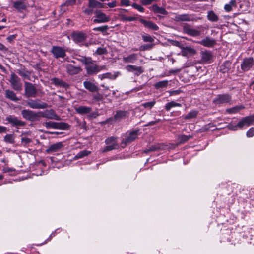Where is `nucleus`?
I'll return each instance as SVG.
<instances>
[{"instance_id": "1", "label": "nucleus", "mask_w": 254, "mask_h": 254, "mask_svg": "<svg viewBox=\"0 0 254 254\" xmlns=\"http://www.w3.org/2000/svg\"><path fill=\"white\" fill-rule=\"evenodd\" d=\"M12 88L17 91H20L22 89V83L20 79L14 73H12L8 80Z\"/></svg>"}, {"instance_id": "2", "label": "nucleus", "mask_w": 254, "mask_h": 254, "mask_svg": "<svg viewBox=\"0 0 254 254\" xmlns=\"http://www.w3.org/2000/svg\"><path fill=\"white\" fill-rule=\"evenodd\" d=\"M85 69L88 75H93L102 70L107 69V66L106 65L99 66L95 64L92 60L91 63L87 64L86 65Z\"/></svg>"}, {"instance_id": "3", "label": "nucleus", "mask_w": 254, "mask_h": 254, "mask_svg": "<svg viewBox=\"0 0 254 254\" xmlns=\"http://www.w3.org/2000/svg\"><path fill=\"white\" fill-rule=\"evenodd\" d=\"M43 125L47 128H53L59 129H67L68 128V125L65 123H56L54 122H47L43 123Z\"/></svg>"}, {"instance_id": "4", "label": "nucleus", "mask_w": 254, "mask_h": 254, "mask_svg": "<svg viewBox=\"0 0 254 254\" xmlns=\"http://www.w3.org/2000/svg\"><path fill=\"white\" fill-rule=\"evenodd\" d=\"M21 114L24 119L30 121L38 120L40 118L39 112L36 113L35 111L28 109L23 110L21 112Z\"/></svg>"}, {"instance_id": "5", "label": "nucleus", "mask_w": 254, "mask_h": 254, "mask_svg": "<svg viewBox=\"0 0 254 254\" xmlns=\"http://www.w3.org/2000/svg\"><path fill=\"white\" fill-rule=\"evenodd\" d=\"M95 17L93 22L95 23H102L109 22L110 20L109 16H107L101 10H96L94 12Z\"/></svg>"}, {"instance_id": "6", "label": "nucleus", "mask_w": 254, "mask_h": 254, "mask_svg": "<svg viewBox=\"0 0 254 254\" xmlns=\"http://www.w3.org/2000/svg\"><path fill=\"white\" fill-rule=\"evenodd\" d=\"M182 31L183 33L191 36L192 37H197L200 35V30L194 29L188 24H184L182 26Z\"/></svg>"}, {"instance_id": "7", "label": "nucleus", "mask_w": 254, "mask_h": 254, "mask_svg": "<svg viewBox=\"0 0 254 254\" xmlns=\"http://www.w3.org/2000/svg\"><path fill=\"white\" fill-rule=\"evenodd\" d=\"M27 105L32 109H43L47 107L48 105L46 103L41 102L39 99L32 100L30 99L27 101Z\"/></svg>"}, {"instance_id": "8", "label": "nucleus", "mask_w": 254, "mask_h": 254, "mask_svg": "<svg viewBox=\"0 0 254 254\" xmlns=\"http://www.w3.org/2000/svg\"><path fill=\"white\" fill-rule=\"evenodd\" d=\"M40 117L46 118L49 119L60 120L61 119L53 109L46 110L43 112H39Z\"/></svg>"}, {"instance_id": "9", "label": "nucleus", "mask_w": 254, "mask_h": 254, "mask_svg": "<svg viewBox=\"0 0 254 254\" xmlns=\"http://www.w3.org/2000/svg\"><path fill=\"white\" fill-rule=\"evenodd\" d=\"M6 121L14 127H22L25 125V123L19 120L13 115H9L6 118Z\"/></svg>"}, {"instance_id": "10", "label": "nucleus", "mask_w": 254, "mask_h": 254, "mask_svg": "<svg viewBox=\"0 0 254 254\" xmlns=\"http://www.w3.org/2000/svg\"><path fill=\"white\" fill-rule=\"evenodd\" d=\"M25 94L27 97H35L36 94V89L32 83L25 82Z\"/></svg>"}, {"instance_id": "11", "label": "nucleus", "mask_w": 254, "mask_h": 254, "mask_svg": "<svg viewBox=\"0 0 254 254\" xmlns=\"http://www.w3.org/2000/svg\"><path fill=\"white\" fill-rule=\"evenodd\" d=\"M173 20L176 22H190L194 20L192 15L189 14H182L176 15Z\"/></svg>"}, {"instance_id": "12", "label": "nucleus", "mask_w": 254, "mask_h": 254, "mask_svg": "<svg viewBox=\"0 0 254 254\" xmlns=\"http://www.w3.org/2000/svg\"><path fill=\"white\" fill-rule=\"evenodd\" d=\"M231 100V97L229 94L218 95L213 100V102L215 104H221L229 103Z\"/></svg>"}, {"instance_id": "13", "label": "nucleus", "mask_w": 254, "mask_h": 254, "mask_svg": "<svg viewBox=\"0 0 254 254\" xmlns=\"http://www.w3.org/2000/svg\"><path fill=\"white\" fill-rule=\"evenodd\" d=\"M71 38L75 42L79 43L84 41L87 38V35L83 32H73Z\"/></svg>"}, {"instance_id": "14", "label": "nucleus", "mask_w": 254, "mask_h": 254, "mask_svg": "<svg viewBox=\"0 0 254 254\" xmlns=\"http://www.w3.org/2000/svg\"><path fill=\"white\" fill-rule=\"evenodd\" d=\"M138 130H134L130 132L128 136L122 140L121 143L122 147H124L126 146L127 144L129 143L136 139L138 137Z\"/></svg>"}, {"instance_id": "15", "label": "nucleus", "mask_w": 254, "mask_h": 254, "mask_svg": "<svg viewBox=\"0 0 254 254\" xmlns=\"http://www.w3.org/2000/svg\"><path fill=\"white\" fill-rule=\"evenodd\" d=\"M55 58H64L66 56L65 50L59 46H53L51 51Z\"/></svg>"}, {"instance_id": "16", "label": "nucleus", "mask_w": 254, "mask_h": 254, "mask_svg": "<svg viewBox=\"0 0 254 254\" xmlns=\"http://www.w3.org/2000/svg\"><path fill=\"white\" fill-rule=\"evenodd\" d=\"M253 120L252 115L242 118L238 123L239 128L242 129L245 126H249L251 124H254Z\"/></svg>"}, {"instance_id": "17", "label": "nucleus", "mask_w": 254, "mask_h": 254, "mask_svg": "<svg viewBox=\"0 0 254 254\" xmlns=\"http://www.w3.org/2000/svg\"><path fill=\"white\" fill-rule=\"evenodd\" d=\"M126 70L128 72H133L134 75L139 76L144 72V70L141 66H137L134 65H128L126 67Z\"/></svg>"}, {"instance_id": "18", "label": "nucleus", "mask_w": 254, "mask_h": 254, "mask_svg": "<svg viewBox=\"0 0 254 254\" xmlns=\"http://www.w3.org/2000/svg\"><path fill=\"white\" fill-rule=\"evenodd\" d=\"M65 68L67 73L70 75L77 74L82 70L80 66H75L71 64L66 65Z\"/></svg>"}, {"instance_id": "19", "label": "nucleus", "mask_w": 254, "mask_h": 254, "mask_svg": "<svg viewBox=\"0 0 254 254\" xmlns=\"http://www.w3.org/2000/svg\"><path fill=\"white\" fill-rule=\"evenodd\" d=\"M254 65V60L252 58L245 59L241 64V68L244 71L249 70Z\"/></svg>"}, {"instance_id": "20", "label": "nucleus", "mask_w": 254, "mask_h": 254, "mask_svg": "<svg viewBox=\"0 0 254 254\" xmlns=\"http://www.w3.org/2000/svg\"><path fill=\"white\" fill-rule=\"evenodd\" d=\"M83 86L86 89L91 92H98L99 90L95 84L88 80L83 82Z\"/></svg>"}, {"instance_id": "21", "label": "nucleus", "mask_w": 254, "mask_h": 254, "mask_svg": "<svg viewBox=\"0 0 254 254\" xmlns=\"http://www.w3.org/2000/svg\"><path fill=\"white\" fill-rule=\"evenodd\" d=\"M196 42L206 47H212L216 43V41L214 39L208 37H206L201 41Z\"/></svg>"}, {"instance_id": "22", "label": "nucleus", "mask_w": 254, "mask_h": 254, "mask_svg": "<svg viewBox=\"0 0 254 254\" xmlns=\"http://www.w3.org/2000/svg\"><path fill=\"white\" fill-rule=\"evenodd\" d=\"M5 97L9 100L15 102L20 100V99L16 96L15 93L10 89L5 90Z\"/></svg>"}, {"instance_id": "23", "label": "nucleus", "mask_w": 254, "mask_h": 254, "mask_svg": "<svg viewBox=\"0 0 254 254\" xmlns=\"http://www.w3.org/2000/svg\"><path fill=\"white\" fill-rule=\"evenodd\" d=\"M139 21L144 25V26L148 28L153 30H158L159 29V27L156 24L151 21H147L143 19H140Z\"/></svg>"}, {"instance_id": "24", "label": "nucleus", "mask_w": 254, "mask_h": 254, "mask_svg": "<svg viewBox=\"0 0 254 254\" xmlns=\"http://www.w3.org/2000/svg\"><path fill=\"white\" fill-rule=\"evenodd\" d=\"M62 142H57L51 145L46 150V152L50 153L59 151L63 147Z\"/></svg>"}, {"instance_id": "25", "label": "nucleus", "mask_w": 254, "mask_h": 254, "mask_svg": "<svg viewBox=\"0 0 254 254\" xmlns=\"http://www.w3.org/2000/svg\"><path fill=\"white\" fill-rule=\"evenodd\" d=\"M138 59V55L133 53L127 57H124L123 61L125 63H134Z\"/></svg>"}, {"instance_id": "26", "label": "nucleus", "mask_w": 254, "mask_h": 254, "mask_svg": "<svg viewBox=\"0 0 254 254\" xmlns=\"http://www.w3.org/2000/svg\"><path fill=\"white\" fill-rule=\"evenodd\" d=\"M52 83L58 87H62L64 88L69 87V85L66 82L57 78L51 79Z\"/></svg>"}, {"instance_id": "27", "label": "nucleus", "mask_w": 254, "mask_h": 254, "mask_svg": "<svg viewBox=\"0 0 254 254\" xmlns=\"http://www.w3.org/2000/svg\"><path fill=\"white\" fill-rule=\"evenodd\" d=\"M75 111L79 114L83 115L90 113L92 108L87 106H79L75 108Z\"/></svg>"}, {"instance_id": "28", "label": "nucleus", "mask_w": 254, "mask_h": 254, "mask_svg": "<svg viewBox=\"0 0 254 254\" xmlns=\"http://www.w3.org/2000/svg\"><path fill=\"white\" fill-rule=\"evenodd\" d=\"M128 113L125 111H117L116 114L114 116V120L115 121H120L122 119H125Z\"/></svg>"}, {"instance_id": "29", "label": "nucleus", "mask_w": 254, "mask_h": 254, "mask_svg": "<svg viewBox=\"0 0 254 254\" xmlns=\"http://www.w3.org/2000/svg\"><path fill=\"white\" fill-rule=\"evenodd\" d=\"M151 9L153 12L156 13H159L165 15L168 14V12L164 8L159 7L157 4L153 5L151 7Z\"/></svg>"}, {"instance_id": "30", "label": "nucleus", "mask_w": 254, "mask_h": 254, "mask_svg": "<svg viewBox=\"0 0 254 254\" xmlns=\"http://www.w3.org/2000/svg\"><path fill=\"white\" fill-rule=\"evenodd\" d=\"M118 76V73H116L114 74H112L111 73H106L98 75V78L101 80H103L105 78H108L111 80L115 79Z\"/></svg>"}, {"instance_id": "31", "label": "nucleus", "mask_w": 254, "mask_h": 254, "mask_svg": "<svg viewBox=\"0 0 254 254\" xmlns=\"http://www.w3.org/2000/svg\"><path fill=\"white\" fill-rule=\"evenodd\" d=\"M88 7L90 8H104V4L95 0H90L88 2Z\"/></svg>"}, {"instance_id": "32", "label": "nucleus", "mask_w": 254, "mask_h": 254, "mask_svg": "<svg viewBox=\"0 0 254 254\" xmlns=\"http://www.w3.org/2000/svg\"><path fill=\"white\" fill-rule=\"evenodd\" d=\"M231 63L227 61L225 62L220 66V71L223 73L227 72L231 68Z\"/></svg>"}, {"instance_id": "33", "label": "nucleus", "mask_w": 254, "mask_h": 254, "mask_svg": "<svg viewBox=\"0 0 254 254\" xmlns=\"http://www.w3.org/2000/svg\"><path fill=\"white\" fill-rule=\"evenodd\" d=\"M201 60L204 62H208L211 60L212 57L210 52L204 51L201 52Z\"/></svg>"}, {"instance_id": "34", "label": "nucleus", "mask_w": 254, "mask_h": 254, "mask_svg": "<svg viewBox=\"0 0 254 254\" xmlns=\"http://www.w3.org/2000/svg\"><path fill=\"white\" fill-rule=\"evenodd\" d=\"M207 19L211 22H217L219 20V17L213 11H209L207 12Z\"/></svg>"}, {"instance_id": "35", "label": "nucleus", "mask_w": 254, "mask_h": 254, "mask_svg": "<svg viewBox=\"0 0 254 254\" xmlns=\"http://www.w3.org/2000/svg\"><path fill=\"white\" fill-rule=\"evenodd\" d=\"M3 141L9 144L15 143V136L13 134H7L3 137Z\"/></svg>"}, {"instance_id": "36", "label": "nucleus", "mask_w": 254, "mask_h": 254, "mask_svg": "<svg viewBox=\"0 0 254 254\" xmlns=\"http://www.w3.org/2000/svg\"><path fill=\"white\" fill-rule=\"evenodd\" d=\"M192 138V136L190 135H181L178 136V139L180 144H183Z\"/></svg>"}, {"instance_id": "37", "label": "nucleus", "mask_w": 254, "mask_h": 254, "mask_svg": "<svg viewBox=\"0 0 254 254\" xmlns=\"http://www.w3.org/2000/svg\"><path fill=\"white\" fill-rule=\"evenodd\" d=\"M244 108V107L243 105H239L227 109H226V112L229 114L236 113Z\"/></svg>"}, {"instance_id": "38", "label": "nucleus", "mask_w": 254, "mask_h": 254, "mask_svg": "<svg viewBox=\"0 0 254 254\" xmlns=\"http://www.w3.org/2000/svg\"><path fill=\"white\" fill-rule=\"evenodd\" d=\"M13 6L16 9L19 11L24 10L26 8L25 3L21 1L15 2Z\"/></svg>"}, {"instance_id": "39", "label": "nucleus", "mask_w": 254, "mask_h": 254, "mask_svg": "<svg viewBox=\"0 0 254 254\" xmlns=\"http://www.w3.org/2000/svg\"><path fill=\"white\" fill-rule=\"evenodd\" d=\"M120 20L122 21H133L136 20L137 18L134 16H127L126 15L121 14L120 15Z\"/></svg>"}, {"instance_id": "40", "label": "nucleus", "mask_w": 254, "mask_h": 254, "mask_svg": "<svg viewBox=\"0 0 254 254\" xmlns=\"http://www.w3.org/2000/svg\"><path fill=\"white\" fill-rule=\"evenodd\" d=\"M181 104L178 103H177L175 101H171L170 102L168 103L165 105V109L168 111L170 110L171 108L174 107H181Z\"/></svg>"}, {"instance_id": "41", "label": "nucleus", "mask_w": 254, "mask_h": 254, "mask_svg": "<svg viewBox=\"0 0 254 254\" xmlns=\"http://www.w3.org/2000/svg\"><path fill=\"white\" fill-rule=\"evenodd\" d=\"M236 1L235 0H231L229 3L226 4L224 6V9L227 12H230L232 10V6H236Z\"/></svg>"}, {"instance_id": "42", "label": "nucleus", "mask_w": 254, "mask_h": 254, "mask_svg": "<svg viewBox=\"0 0 254 254\" xmlns=\"http://www.w3.org/2000/svg\"><path fill=\"white\" fill-rule=\"evenodd\" d=\"M198 114V111L193 110L188 113L185 117V119H190L195 118Z\"/></svg>"}, {"instance_id": "43", "label": "nucleus", "mask_w": 254, "mask_h": 254, "mask_svg": "<svg viewBox=\"0 0 254 254\" xmlns=\"http://www.w3.org/2000/svg\"><path fill=\"white\" fill-rule=\"evenodd\" d=\"M105 143L107 145H113L118 146L116 138L114 137H111L106 139Z\"/></svg>"}, {"instance_id": "44", "label": "nucleus", "mask_w": 254, "mask_h": 254, "mask_svg": "<svg viewBox=\"0 0 254 254\" xmlns=\"http://www.w3.org/2000/svg\"><path fill=\"white\" fill-rule=\"evenodd\" d=\"M109 27L107 25H104L101 26L100 27H95L93 29V30L95 31H100L102 32L104 35L106 34H104L105 32H107V31L108 30Z\"/></svg>"}, {"instance_id": "45", "label": "nucleus", "mask_w": 254, "mask_h": 254, "mask_svg": "<svg viewBox=\"0 0 254 254\" xmlns=\"http://www.w3.org/2000/svg\"><path fill=\"white\" fill-rule=\"evenodd\" d=\"M142 38L143 41L145 42H153L154 41L153 37L146 34L142 35Z\"/></svg>"}, {"instance_id": "46", "label": "nucleus", "mask_w": 254, "mask_h": 254, "mask_svg": "<svg viewBox=\"0 0 254 254\" xmlns=\"http://www.w3.org/2000/svg\"><path fill=\"white\" fill-rule=\"evenodd\" d=\"M17 73L20 76L28 80L30 79V74L27 71L18 70Z\"/></svg>"}, {"instance_id": "47", "label": "nucleus", "mask_w": 254, "mask_h": 254, "mask_svg": "<svg viewBox=\"0 0 254 254\" xmlns=\"http://www.w3.org/2000/svg\"><path fill=\"white\" fill-rule=\"evenodd\" d=\"M91 153L90 151L87 150H83L79 152L75 156V158L79 159L84 156H86Z\"/></svg>"}, {"instance_id": "48", "label": "nucleus", "mask_w": 254, "mask_h": 254, "mask_svg": "<svg viewBox=\"0 0 254 254\" xmlns=\"http://www.w3.org/2000/svg\"><path fill=\"white\" fill-rule=\"evenodd\" d=\"M168 84L167 80H164L158 82L155 84V87L156 89L164 88L167 86Z\"/></svg>"}, {"instance_id": "49", "label": "nucleus", "mask_w": 254, "mask_h": 254, "mask_svg": "<svg viewBox=\"0 0 254 254\" xmlns=\"http://www.w3.org/2000/svg\"><path fill=\"white\" fill-rule=\"evenodd\" d=\"M78 61L83 63L85 66L90 63H92V59L91 58H87L85 57H82L81 58L77 59Z\"/></svg>"}, {"instance_id": "50", "label": "nucleus", "mask_w": 254, "mask_h": 254, "mask_svg": "<svg viewBox=\"0 0 254 254\" xmlns=\"http://www.w3.org/2000/svg\"><path fill=\"white\" fill-rule=\"evenodd\" d=\"M155 103H156V101L153 100L151 102H146V103H143L142 104V106L145 108L151 109L154 106Z\"/></svg>"}, {"instance_id": "51", "label": "nucleus", "mask_w": 254, "mask_h": 254, "mask_svg": "<svg viewBox=\"0 0 254 254\" xmlns=\"http://www.w3.org/2000/svg\"><path fill=\"white\" fill-rule=\"evenodd\" d=\"M185 51L188 54L191 55H195L196 53V51L193 48L190 47H186L184 48Z\"/></svg>"}, {"instance_id": "52", "label": "nucleus", "mask_w": 254, "mask_h": 254, "mask_svg": "<svg viewBox=\"0 0 254 254\" xmlns=\"http://www.w3.org/2000/svg\"><path fill=\"white\" fill-rule=\"evenodd\" d=\"M131 6L137 9L139 12H143L144 11V8L142 6L137 4L136 3H133L132 4H131Z\"/></svg>"}, {"instance_id": "53", "label": "nucleus", "mask_w": 254, "mask_h": 254, "mask_svg": "<svg viewBox=\"0 0 254 254\" xmlns=\"http://www.w3.org/2000/svg\"><path fill=\"white\" fill-rule=\"evenodd\" d=\"M107 50L105 48L99 47L96 50V53L98 55L104 54L106 53Z\"/></svg>"}, {"instance_id": "54", "label": "nucleus", "mask_w": 254, "mask_h": 254, "mask_svg": "<svg viewBox=\"0 0 254 254\" xmlns=\"http://www.w3.org/2000/svg\"><path fill=\"white\" fill-rule=\"evenodd\" d=\"M152 47H153V45L152 44H151V45L144 44V45H141L140 47V50H141V51H145V50H146L147 49H149L152 48Z\"/></svg>"}, {"instance_id": "55", "label": "nucleus", "mask_w": 254, "mask_h": 254, "mask_svg": "<svg viewBox=\"0 0 254 254\" xmlns=\"http://www.w3.org/2000/svg\"><path fill=\"white\" fill-rule=\"evenodd\" d=\"M117 146H114L113 145H108L105 148L102 150L103 152L111 151L113 149H114L116 148Z\"/></svg>"}, {"instance_id": "56", "label": "nucleus", "mask_w": 254, "mask_h": 254, "mask_svg": "<svg viewBox=\"0 0 254 254\" xmlns=\"http://www.w3.org/2000/svg\"><path fill=\"white\" fill-rule=\"evenodd\" d=\"M155 1V0H140V2L142 5H148Z\"/></svg>"}, {"instance_id": "57", "label": "nucleus", "mask_w": 254, "mask_h": 254, "mask_svg": "<svg viewBox=\"0 0 254 254\" xmlns=\"http://www.w3.org/2000/svg\"><path fill=\"white\" fill-rule=\"evenodd\" d=\"M246 135L248 137H252L254 136V128H251L246 133Z\"/></svg>"}, {"instance_id": "58", "label": "nucleus", "mask_w": 254, "mask_h": 254, "mask_svg": "<svg viewBox=\"0 0 254 254\" xmlns=\"http://www.w3.org/2000/svg\"><path fill=\"white\" fill-rule=\"evenodd\" d=\"M130 5V1L129 0H121V6H128Z\"/></svg>"}, {"instance_id": "59", "label": "nucleus", "mask_w": 254, "mask_h": 254, "mask_svg": "<svg viewBox=\"0 0 254 254\" xmlns=\"http://www.w3.org/2000/svg\"><path fill=\"white\" fill-rule=\"evenodd\" d=\"M93 99L96 101H101L103 99V96L101 94L98 93L94 96Z\"/></svg>"}, {"instance_id": "60", "label": "nucleus", "mask_w": 254, "mask_h": 254, "mask_svg": "<svg viewBox=\"0 0 254 254\" xmlns=\"http://www.w3.org/2000/svg\"><path fill=\"white\" fill-rule=\"evenodd\" d=\"M8 131L6 127L0 125V134L6 133Z\"/></svg>"}, {"instance_id": "61", "label": "nucleus", "mask_w": 254, "mask_h": 254, "mask_svg": "<svg viewBox=\"0 0 254 254\" xmlns=\"http://www.w3.org/2000/svg\"><path fill=\"white\" fill-rule=\"evenodd\" d=\"M108 6L110 8H113L117 6V2L116 1H113L107 4Z\"/></svg>"}, {"instance_id": "62", "label": "nucleus", "mask_w": 254, "mask_h": 254, "mask_svg": "<svg viewBox=\"0 0 254 254\" xmlns=\"http://www.w3.org/2000/svg\"><path fill=\"white\" fill-rule=\"evenodd\" d=\"M21 141L22 143L28 144L31 142L30 139L26 137H22L21 138Z\"/></svg>"}, {"instance_id": "63", "label": "nucleus", "mask_w": 254, "mask_h": 254, "mask_svg": "<svg viewBox=\"0 0 254 254\" xmlns=\"http://www.w3.org/2000/svg\"><path fill=\"white\" fill-rule=\"evenodd\" d=\"M83 12L87 15H91L93 13V10L90 9L86 8L84 10Z\"/></svg>"}, {"instance_id": "64", "label": "nucleus", "mask_w": 254, "mask_h": 254, "mask_svg": "<svg viewBox=\"0 0 254 254\" xmlns=\"http://www.w3.org/2000/svg\"><path fill=\"white\" fill-rule=\"evenodd\" d=\"M0 50L7 51L8 49L3 44L0 43Z\"/></svg>"}]
</instances>
